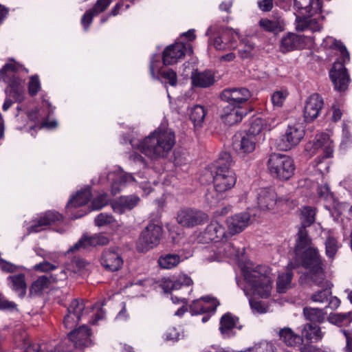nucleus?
Returning a JSON list of instances; mask_svg holds the SVG:
<instances>
[{
    "instance_id": "37",
    "label": "nucleus",
    "mask_w": 352,
    "mask_h": 352,
    "mask_svg": "<svg viewBox=\"0 0 352 352\" xmlns=\"http://www.w3.org/2000/svg\"><path fill=\"white\" fill-rule=\"evenodd\" d=\"M322 45L325 48L337 50L340 52L342 59L346 58L347 61H349V53L341 41H338L331 36H327L323 39Z\"/></svg>"
},
{
    "instance_id": "17",
    "label": "nucleus",
    "mask_w": 352,
    "mask_h": 352,
    "mask_svg": "<svg viewBox=\"0 0 352 352\" xmlns=\"http://www.w3.org/2000/svg\"><path fill=\"white\" fill-rule=\"evenodd\" d=\"M201 237L206 243L210 241L224 242L226 241L230 236L228 230L226 231L225 228L217 221L211 222L205 230L201 233Z\"/></svg>"
},
{
    "instance_id": "34",
    "label": "nucleus",
    "mask_w": 352,
    "mask_h": 352,
    "mask_svg": "<svg viewBox=\"0 0 352 352\" xmlns=\"http://www.w3.org/2000/svg\"><path fill=\"white\" fill-rule=\"evenodd\" d=\"M305 318L311 322L310 323H322L326 318L327 313L323 309L314 308L311 307H305L302 310Z\"/></svg>"
},
{
    "instance_id": "49",
    "label": "nucleus",
    "mask_w": 352,
    "mask_h": 352,
    "mask_svg": "<svg viewBox=\"0 0 352 352\" xmlns=\"http://www.w3.org/2000/svg\"><path fill=\"white\" fill-rule=\"evenodd\" d=\"M85 309V305L82 299L75 298L70 303L67 311L75 316H79L80 319Z\"/></svg>"
},
{
    "instance_id": "8",
    "label": "nucleus",
    "mask_w": 352,
    "mask_h": 352,
    "mask_svg": "<svg viewBox=\"0 0 352 352\" xmlns=\"http://www.w3.org/2000/svg\"><path fill=\"white\" fill-rule=\"evenodd\" d=\"M91 336V329L85 324L82 325L78 329L69 332L67 338H65L60 345L47 352H69L70 349L63 346V344H67V342H72L76 348L80 349L88 347L92 344Z\"/></svg>"
},
{
    "instance_id": "12",
    "label": "nucleus",
    "mask_w": 352,
    "mask_h": 352,
    "mask_svg": "<svg viewBox=\"0 0 352 352\" xmlns=\"http://www.w3.org/2000/svg\"><path fill=\"white\" fill-rule=\"evenodd\" d=\"M305 135L304 127L299 123L289 124L282 136L279 146L283 150H289L298 145Z\"/></svg>"
},
{
    "instance_id": "52",
    "label": "nucleus",
    "mask_w": 352,
    "mask_h": 352,
    "mask_svg": "<svg viewBox=\"0 0 352 352\" xmlns=\"http://www.w3.org/2000/svg\"><path fill=\"white\" fill-rule=\"evenodd\" d=\"M289 95V92L285 89H281L274 91L271 97V100L274 107H281L286 98Z\"/></svg>"
},
{
    "instance_id": "40",
    "label": "nucleus",
    "mask_w": 352,
    "mask_h": 352,
    "mask_svg": "<svg viewBox=\"0 0 352 352\" xmlns=\"http://www.w3.org/2000/svg\"><path fill=\"white\" fill-rule=\"evenodd\" d=\"M294 269V268L289 267L288 264L285 273L278 276L276 282V287L278 293H285L286 290L289 287L292 279L293 278V272L292 270Z\"/></svg>"
},
{
    "instance_id": "62",
    "label": "nucleus",
    "mask_w": 352,
    "mask_h": 352,
    "mask_svg": "<svg viewBox=\"0 0 352 352\" xmlns=\"http://www.w3.org/2000/svg\"><path fill=\"white\" fill-rule=\"evenodd\" d=\"M56 269H57V266L49 263L48 261H43L34 266V270L35 271L41 272H50Z\"/></svg>"
},
{
    "instance_id": "30",
    "label": "nucleus",
    "mask_w": 352,
    "mask_h": 352,
    "mask_svg": "<svg viewBox=\"0 0 352 352\" xmlns=\"http://www.w3.org/2000/svg\"><path fill=\"white\" fill-rule=\"evenodd\" d=\"M192 83L197 87L206 88L214 82V76L212 72L206 70L196 72L192 74Z\"/></svg>"
},
{
    "instance_id": "21",
    "label": "nucleus",
    "mask_w": 352,
    "mask_h": 352,
    "mask_svg": "<svg viewBox=\"0 0 352 352\" xmlns=\"http://www.w3.org/2000/svg\"><path fill=\"white\" fill-rule=\"evenodd\" d=\"M233 31L228 28H222L219 31V35L210 38L209 44L217 50L225 51L234 48L233 43Z\"/></svg>"
},
{
    "instance_id": "14",
    "label": "nucleus",
    "mask_w": 352,
    "mask_h": 352,
    "mask_svg": "<svg viewBox=\"0 0 352 352\" xmlns=\"http://www.w3.org/2000/svg\"><path fill=\"white\" fill-rule=\"evenodd\" d=\"M100 263L107 271L114 272L122 267L124 260L117 248H109L102 252Z\"/></svg>"
},
{
    "instance_id": "39",
    "label": "nucleus",
    "mask_w": 352,
    "mask_h": 352,
    "mask_svg": "<svg viewBox=\"0 0 352 352\" xmlns=\"http://www.w3.org/2000/svg\"><path fill=\"white\" fill-rule=\"evenodd\" d=\"M14 342L17 347L24 349V352H39L40 346L30 344L25 333L14 336Z\"/></svg>"
},
{
    "instance_id": "53",
    "label": "nucleus",
    "mask_w": 352,
    "mask_h": 352,
    "mask_svg": "<svg viewBox=\"0 0 352 352\" xmlns=\"http://www.w3.org/2000/svg\"><path fill=\"white\" fill-rule=\"evenodd\" d=\"M41 217V221L45 222L47 226H50L58 221L63 220V216L55 211H47Z\"/></svg>"
},
{
    "instance_id": "24",
    "label": "nucleus",
    "mask_w": 352,
    "mask_h": 352,
    "mask_svg": "<svg viewBox=\"0 0 352 352\" xmlns=\"http://www.w3.org/2000/svg\"><path fill=\"white\" fill-rule=\"evenodd\" d=\"M306 45L305 37L294 33H287L284 36L280 44V50L283 53L304 48Z\"/></svg>"
},
{
    "instance_id": "38",
    "label": "nucleus",
    "mask_w": 352,
    "mask_h": 352,
    "mask_svg": "<svg viewBox=\"0 0 352 352\" xmlns=\"http://www.w3.org/2000/svg\"><path fill=\"white\" fill-rule=\"evenodd\" d=\"M206 111L203 106L197 104L191 108L190 119L195 128H201L203 126Z\"/></svg>"
},
{
    "instance_id": "28",
    "label": "nucleus",
    "mask_w": 352,
    "mask_h": 352,
    "mask_svg": "<svg viewBox=\"0 0 352 352\" xmlns=\"http://www.w3.org/2000/svg\"><path fill=\"white\" fill-rule=\"evenodd\" d=\"M316 285L322 287V289L316 292L310 296V300L314 302L324 303L327 302L329 298L332 294L331 287L333 284L328 280L325 279V275L322 276L321 283L313 281Z\"/></svg>"
},
{
    "instance_id": "47",
    "label": "nucleus",
    "mask_w": 352,
    "mask_h": 352,
    "mask_svg": "<svg viewBox=\"0 0 352 352\" xmlns=\"http://www.w3.org/2000/svg\"><path fill=\"white\" fill-rule=\"evenodd\" d=\"M264 126V121L261 118L256 117L251 120L250 122V128L245 132L248 134L254 135L255 138L261 140V132Z\"/></svg>"
},
{
    "instance_id": "23",
    "label": "nucleus",
    "mask_w": 352,
    "mask_h": 352,
    "mask_svg": "<svg viewBox=\"0 0 352 352\" xmlns=\"http://www.w3.org/2000/svg\"><path fill=\"white\" fill-rule=\"evenodd\" d=\"M187 47L182 43H176L165 48L162 54L163 63L169 65L176 63L185 55Z\"/></svg>"
},
{
    "instance_id": "59",
    "label": "nucleus",
    "mask_w": 352,
    "mask_h": 352,
    "mask_svg": "<svg viewBox=\"0 0 352 352\" xmlns=\"http://www.w3.org/2000/svg\"><path fill=\"white\" fill-rule=\"evenodd\" d=\"M41 89L40 82L38 76H33L30 78L29 85H28V91L29 94L34 96L38 94Z\"/></svg>"
},
{
    "instance_id": "36",
    "label": "nucleus",
    "mask_w": 352,
    "mask_h": 352,
    "mask_svg": "<svg viewBox=\"0 0 352 352\" xmlns=\"http://www.w3.org/2000/svg\"><path fill=\"white\" fill-rule=\"evenodd\" d=\"M91 197V192L89 188H87L78 192L76 196L72 197L67 204V208H78L88 203Z\"/></svg>"
},
{
    "instance_id": "50",
    "label": "nucleus",
    "mask_w": 352,
    "mask_h": 352,
    "mask_svg": "<svg viewBox=\"0 0 352 352\" xmlns=\"http://www.w3.org/2000/svg\"><path fill=\"white\" fill-rule=\"evenodd\" d=\"M260 26L265 30L272 32L283 30L282 25L278 21L262 19L259 21Z\"/></svg>"
},
{
    "instance_id": "60",
    "label": "nucleus",
    "mask_w": 352,
    "mask_h": 352,
    "mask_svg": "<svg viewBox=\"0 0 352 352\" xmlns=\"http://www.w3.org/2000/svg\"><path fill=\"white\" fill-rule=\"evenodd\" d=\"M175 280L177 289H179L182 286H190L193 284L192 278L185 274L178 275Z\"/></svg>"
},
{
    "instance_id": "2",
    "label": "nucleus",
    "mask_w": 352,
    "mask_h": 352,
    "mask_svg": "<svg viewBox=\"0 0 352 352\" xmlns=\"http://www.w3.org/2000/svg\"><path fill=\"white\" fill-rule=\"evenodd\" d=\"M175 143V134L169 129H157L141 140H131L133 148L152 160L166 157Z\"/></svg>"
},
{
    "instance_id": "48",
    "label": "nucleus",
    "mask_w": 352,
    "mask_h": 352,
    "mask_svg": "<svg viewBox=\"0 0 352 352\" xmlns=\"http://www.w3.org/2000/svg\"><path fill=\"white\" fill-rule=\"evenodd\" d=\"M329 320L338 326H347L352 321V316L351 312L334 314L330 316Z\"/></svg>"
},
{
    "instance_id": "18",
    "label": "nucleus",
    "mask_w": 352,
    "mask_h": 352,
    "mask_svg": "<svg viewBox=\"0 0 352 352\" xmlns=\"http://www.w3.org/2000/svg\"><path fill=\"white\" fill-rule=\"evenodd\" d=\"M322 98L318 94L311 95L306 100L304 107V118L307 122L316 119L323 107Z\"/></svg>"
},
{
    "instance_id": "32",
    "label": "nucleus",
    "mask_w": 352,
    "mask_h": 352,
    "mask_svg": "<svg viewBox=\"0 0 352 352\" xmlns=\"http://www.w3.org/2000/svg\"><path fill=\"white\" fill-rule=\"evenodd\" d=\"M10 288L14 291L20 298H23L26 294L27 285L23 274H19L8 277Z\"/></svg>"
},
{
    "instance_id": "15",
    "label": "nucleus",
    "mask_w": 352,
    "mask_h": 352,
    "mask_svg": "<svg viewBox=\"0 0 352 352\" xmlns=\"http://www.w3.org/2000/svg\"><path fill=\"white\" fill-rule=\"evenodd\" d=\"M220 97L232 107H241L251 97L249 89L245 87H233L224 89Z\"/></svg>"
},
{
    "instance_id": "46",
    "label": "nucleus",
    "mask_w": 352,
    "mask_h": 352,
    "mask_svg": "<svg viewBox=\"0 0 352 352\" xmlns=\"http://www.w3.org/2000/svg\"><path fill=\"white\" fill-rule=\"evenodd\" d=\"M325 254L329 258L333 259L338 249L339 244L335 237L329 234L327 237L325 242Z\"/></svg>"
},
{
    "instance_id": "61",
    "label": "nucleus",
    "mask_w": 352,
    "mask_h": 352,
    "mask_svg": "<svg viewBox=\"0 0 352 352\" xmlns=\"http://www.w3.org/2000/svg\"><path fill=\"white\" fill-rule=\"evenodd\" d=\"M80 320L79 316H75L67 311L63 319V325L67 329H72L78 324Z\"/></svg>"
},
{
    "instance_id": "19",
    "label": "nucleus",
    "mask_w": 352,
    "mask_h": 352,
    "mask_svg": "<svg viewBox=\"0 0 352 352\" xmlns=\"http://www.w3.org/2000/svg\"><path fill=\"white\" fill-rule=\"evenodd\" d=\"M259 141L254 135L245 133L239 140L233 143L234 149L239 156L245 157L255 151Z\"/></svg>"
},
{
    "instance_id": "51",
    "label": "nucleus",
    "mask_w": 352,
    "mask_h": 352,
    "mask_svg": "<svg viewBox=\"0 0 352 352\" xmlns=\"http://www.w3.org/2000/svg\"><path fill=\"white\" fill-rule=\"evenodd\" d=\"M88 246L106 245L109 243V239L102 233L96 234L91 236H86Z\"/></svg>"
},
{
    "instance_id": "3",
    "label": "nucleus",
    "mask_w": 352,
    "mask_h": 352,
    "mask_svg": "<svg viewBox=\"0 0 352 352\" xmlns=\"http://www.w3.org/2000/svg\"><path fill=\"white\" fill-rule=\"evenodd\" d=\"M232 157L228 153H223L217 160L213 173V183L216 189L225 192L233 188L236 182L235 173L230 169Z\"/></svg>"
},
{
    "instance_id": "43",
    "label": "nucleus",
    "mask_w": 352,
    "mask_h": 352,
    "mask_svg": "<svg viewBox=\"0 0 352 352\" xmlns=\"http://www.w3.org/2000/svg\"><path fill=\"white\" fill-rule=\"evenodd\" d=\"M294 5L298 8L305 10L310 14L313 13V10L315 12L320 10V0H295Z\"/></svg>"
},
{
    "instance_id": "7",
    "label": "nucleus",
    "mask_w": 352,
    "mask_h": 352,
    "mask_svg": "<svg viewBox=\"0 0 352 352\" xmlns=\"http://www.w3.org/2000/svg\"><path fill=\"white\" fill-rule=\"evenodd\" d=\"M163 229L159 224L151 222L141 232L136 248L139 252H146L157 247L162 239Z\"/></svg>"
},
{
    "instance_id": "35",
    "label": "nucleus",
    "mask_w": 352,
    "mask_h": 352,
    "mask_svg": "<svg viewBox=\"0 0 352 352\" xmlns=\"http://www.w3.org/2000/svg\"><path fill=\"white\" fill-rule=\"evenodd\" d=\"M316 210L310 206H305L300 211V226L298 227L297 234L300 231H304L308 234L307 228L309 227L315 221Z\"/></svg>"
},
{
    "instance_id": "25",
    "label": "nucleus",
    "mask_w": 352,
    "mask_h": 352,
    "mask_svg": "<svg viewBox=\"0 0 352 352\" xmlns=\"http://www.w3.org/2000/svg\"><path fill=\"white\" fill-rule=\"evenodd\" d=\"M300 10V13L304 15V17L297 16L296 19V29L298 31H305L306 30H310L311 32H318L322 29V25L319 23V21L316 19H311L309 16H311L314 13H316L320 11L318 10L316 12L314 10H312L313 13L311 14H308L305 10Z\"/></svg>"
},
{
    "instance_id": "58",
    "label": "nucleus",
    "mask_w": 352,
    "mask_h": 352,
    "mask_svg": "<svg viewBox=\"0 0 352 352\" xmlns=\"http://www.w3.org/2000/svg\"><path fill=\"white\" fill-rule=\"evenodd\" d=\"M111 2L112 0H98L91 10L96 16L104 12Z\"/></svg>"
},
{
    "instance_id": "64",
    "label": "nucleus",
    "mask_w": 352,
    "mask_h": 352,
    "mask_svg": "<svg viewBox=\"0 0 352 352\" xmlns=\"http://www.w3.org/2000/svg\"><path fill=\"white\" fill-rule=\"evenodd\" d=\"M0 269L7 273H13L16 271L17 267L1 258H0Z\"/></svg>"
},
{
    "instance_id": "10",
    "label": "nucleus",
    "mask_w": 352,
    "mask_h": 352,
    "mask_svg": "<svg viewBox=\"0 0 352 352\" xmlns=\"http://www.w3.org/2000/svg\"><path fill=\"white\" fill-rule=\"evenodd\" d=\"M208 220V216L205 212L195 209L186 208L177 212V221L184 228H193L204 224Z\"/></svg>"
},
{
    "instance_id": "11",
    "label": "nucleus",
    "mask_w": 352,
    "mask_h": 352,
    "mask_svg": "<svg viewBox=\"0 0 352 352\" xmlns=\"http://www.w3.org/2000/svg\"><path fill=\"white\" fill-rule=\"evenodd\" d=\"M288 201V199L278 198L276 192L271 188L260 189L256 196L257 207L263 211L273 210L276 205L287 204Z\"/></svg>"
},
{
    "instance_id": "33",
    "label": "nucleus",
    "mask_w": 352,
    "mask_h": 352,
    "mask_svg": "<svg viewBox=\"0 0 352 352\" xmlns=\"http://www.w3.org/2000/svg\"><path fill=\"white\" fill-rule=\"evenodd\" d=\"M301 337L309 341L318 342L321 340L323 337V333L320 327L315 324L306 323L303 325L301 331Z\"/></svg>"
},
{
    "instance_id": "20",
    "label": "nucleus",
    "mask_w": 352,
    "mask_h": 352,
    "mask_svg": "<svg viewBox=\"0 0 352 352\" xmlns=\"http://www.w3.org/2000/svg\"><path fill=\"white\" fill-rule=\"evenodd\" d=\"M219 305V302L214 298L210 296L201 297L192 301L190 307V312L192 315L214 313Z\"/></svg>"
},
{
    "instance_id": "27",
    "label": "nucleus",
    "mask_w": 352,
    "mask_h": 352,
    "mask_svg": "<svg viewBox=\"0 0 352 352\" xmlns=\"http://www.w3.org/2000/svg\"><path fill=\"white\" fill-rule=\"evenodd\" d=\"M247 114V111L242 107L227 106L223 108L221 119L224 123L232 126L240 122Z\"/></svg>"
},
{
    "instance_id": "41",
    "label": "nucleus",
    "mask_w": 352,
    "mask_h": 352,
    "mask_svg": "<svg viewBox=\"0 0 352 352\" xmlns=\"http://www.w3.org/2000/svg\"><path fill=\"white\" fill-rule=\"evenodd\" d=\"M134 181L133 177L128 173L119 170L116 173V179L111 184V192L113 195H117L121 190L120 186Z\"/></svg>"
},
{
    "instance_id": "63",
    "label": "nucleus",
    "mask_w": 352,
    "mask_h": 352,
    "mask_svg": "<svg viewBox=\"0 0 352 352\" xmlns=\"http://www.w3.org/2000/svg\"><path fill=\"white\" fill-rule=\"evenodd\" d=\"M107 195L101 194L94 199L92 201V208L94 210H100L107 204Z\"/></svg>"
},
{
    "instance_id": "22",
    "label": "nucleus",
    "mask_w": 352,
    "mask_h": 352,
    "mask_svg": "<svg viewBox=\"0 0 352 352\" xmlns=\"http://www.w3.org/2000/svg\"><path fill=\"white\" fill-rule=\"evenodd\" d=\"M250 221L248 212H241L229 217L226 222L230 237L241 232L249 225Z\"/></svg>"
},
{
    "instance_id": "31",
    "label": "nucleus",
    "mask_w": 352,
    "mask_h": 352,
    "mask_svg": "<svg viewBox=\"0 0 352 352\" xmlns=\"http://www.w3.org/2000/svg\"><path fill=\"white\" fill-rule=\"evenodd\" d=\"M239 318L230 313L225 314L221 318L219 330L226 337L230 336V332L234 328H240L238 326Z\"/></svg>"
},
{
    "instance_id": "44",
    "label": "nucleus",
    "mask_w": 352,
    "mask_h": 352,
    "mask_svg": "<svg viewBox=\"0 0 352 352\" xmlns=\"http://www.w3.org/2000/svg\"><path fill=\"white\" fill-rule=\"evenodd\" d=\"M224 192L218 191L215 186L213 188L208 189L205 194V199L210 207L218 206L219 202L224 199Z\"/></svg>"
},
{
    "instance_id": "1",
    "label": "nucleus",
    "mask_w": 352,
    "mask_h": 352,
    "mask_svg": "<svg viewBox=\"0 0 352 352\" xmlns=\"http://www.w3.org/2000/svg\"><path fill=\"white\" fill-rule=\"evenodd\" d=\"M300 266L307 270V276L311 281L321 283L325 265L319 250L312 245L311 238L304 231L296 234L293 261L289 263L291 268Z\"/></svg>"
},
{
    "instance_id": "56",
    "label": "nucleus",
    "mask_w": 352,
    "mask_h": 352,
    "mask_svg": "<svg viewBox=\"0 0 352 352\" xmlns=\"http://www.w3.org/2000/svg\"><path fill=\"white\" fill-rule=\"evenodd\" d=\"M94 221L96 226L102 227L114 223L116 219L111 214L102 212L95 218Z\"/></svg>"
},
{
    "instance_id": "9",
    "label": "nucleus",
    "mask_w": 352,
    "mask_h": 352,
    "mask_svg": "<svg viewBox=\"0 0 352 352\" xmlns=\"http://www.w3.org/2000/svg\"><path fill=\"white\" fill-rule=\"evenodd\" d=\"M348 62L346 58H344L342 62L334 63L329 72L330 79L337 91L344 92L347 90L351 82L350 76L344 66V64Z\"/></svg>"
},
{
    "instance_id": "45",
    "label": "nucleus",
    "mask_w": 352,
    "mask_h": 352,
    "mask_svg": "<svg viewBox=\"0 0 352 352\" xmlns=\"http://www.w3.org/2000/svg\"><path fill=\"white\" fill-rule=\"evenodd\" d=\"M241 48L239 50V56L242 59H247L252 58L256 52L255 44L249 41L248 39H244L241 42Z\"/></svg>"
},
{
    "instance_id": "26",
    "label": "nucleus",
    "mask_w": 352,
    "mask_h": 352,
    "mask_svg": "<svg viewBox=\"0 0 352 352\" xmlns=\"http://www.w3.org/2000/svg\"><path fill=\"white\" fill-rule=\"evenodd\" d=\"M140 201V197L135 195L121 196L111 204V206L115 212L122 214L125 211L131 210L137 206Z\"/></svg>"
},
{
    "instance_id": "6",
    "label": "nucleus",
    "mask_w": 352,
    "mask_h": 352,
    "mask_svg": "<svg viewBox=\"0 0 352 352\" xmlns=\"http://www.w3.org/2000/svg\"><path fill=\"white\" fill-rule=\"evenodd\" d=\"M267 168L272 176L283 181L291 178L295 170L293 160L288 155L279 153L270 155Z\"/></svg>"
},
{
    "instance_id": "13",
    "label": "nucleus",
    "mask_w": 352,
    "mask_h": 352,
    "mask_svg": "<svg viewBox=\"0 0 352 352\" xmlns=\"http://www.w3.org/2000/svg\"><path fill=\"white\" fill-rule=\"evenodd\" d=\"M66 278L67 274L63 269H60L58 274H51L50 276H41L32 283L30 287L29 295L30 296H40L52 283L63 280Z\"/></svg>"
},
{
    "instance_id": "5",
    "label": "nucleus",
    "mask_w": 352,
    "mask_h": 352,
    "mask_svg": "<svg viewBox=\"0 0 352 352\" xmlns=\"http://www.w3.org/2000/svg\"><path fill=\"white\" fill-rule=\"evenodd\" d=\"M18 70L16 63H7L0 69V81L8 84L6 89L8 97L12 98L15 102L23 100L24 89L21 80L15 74Z\"/></svg>"
},
{
    "instance_id": "57",
    "label": "nucleus",
    "mask_w": 352,
    "mask_h": 352,
    "mask_svg": "<svg viewBox=\"0 0 352 352\" xmlns=\"http://www.w3.org/2000/svg\"><path fill=\"white\" fill-rule=\"evenodd\" d=\"M223 250H220L219 253L226 257L238 256L240 254L239 249L236 248L232 243H226L223 245Z\"/></svg>"
},
{
    "instance_id": "54",
    "label": "nucleus",
    "mask_w": 352,
    "mask_h": 352,
    "mask_svg": "<svg viewBox=\"0 0 352 352\" xmlns=\"http://www.w3.org/2000/svg\"><path fill=\"white\" fill-rule=\"evenodd\" d=\"M254 352H278L276 346L271 342L262 341L256 344L253 347Z\"/></svg>"
},
{
    "instance_id": "29",
    "label": "nucleus",
    "mask_w": 352,
    "mask_h": 352,
    "mask_svg": "<svg viewBox=\"0 0 352 352\" xmlns=\"http://www.w3.org/2000/svg\"><path fill=\"white\" fill-rule=\"evenodd\" d=\"M279 339L287 346L295 347L300 346L303 343V339L301 336L295 333L292 329L284 327L280 329L278 332Z\"/></svg>"
},
{
    "instance_id": "42",
    "label": "nucleus",
    "mask_w": 352,
    "mask_h": 352,
    "mask_svg": "<svg viewBox=\"0 0 352 352\" xmlns=\"http://www.w3.org/2000/svg\"><path fill=\"white\" fill-rule=\"evenodd\" d=\"M181 262L180 256L177 254H165L160 256L159 265L164 269H172Z\"/></svg>"
},
{
    "instance_id": "55",
    "label": "nucleus",
    "mask_w": 352,
    "mask_h": 352,
    "mask_svg": "<svg viewBox=\"0 0 352 352\" xmlns=\"http://www.w3.org/2000/svg\"><path fill=\"white\" fill-rule=\"evenodd\" d=\"M160 76L167 81L171 86H175L177 83V76L175 72L172 69H167L159 71Z\"/></svg>"
},
{
    "instance_id": "4",
    "label": "nucleus",
    "mask_w": 352,
    "mask_h": 352,
    "mask_svg": "<svg viewBox=\"0 0 352 352\" xmlns=\"http://www.w3.org/2000/svg\"><path fill=\"white\" fill-rule=\"evenodd\" d=\"M244 277L251 285L254 294H257L263 298L270 296L272 282L271 271L267 266L258 265L253 270L247 271Z\"/></svg>"
},
{
    "instance_id": "16",
    "label": "nucleus",
    "mask_w": 352,
    "mask_h": 352,
    "mask_svg": "<svg viewBox=\"0 0 352 352\" xmlns=\"http://www.w3.org/2000/svg\"><path fill=\"white\" fill-rule=\"evenodd\" d=\"M311 146L312 148L316 151L319 149L322 151L323 155L322 157H318L316 160L317 166L321 163L322 159H327L333 157L334 145L333 141L330 139V137L327 133H321L317 134L312 142Z\"/></svg>"
}]
</instances>
